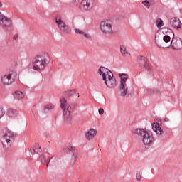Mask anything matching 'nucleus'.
<instances>
[{"label":"nucleus","mask_w":182,"mask_h":182,"mask_svg":"<svg viewBox=\"0 0 182 182\" xmlns=\"http://www.w3.org/2000/svg\"><path fill=\"white\" fill-rule=\"evenodd\" d=\"M54 107H55V105H53V104L46 105L44 107V112L48 113V112H50V110H52Z\"/></svg>","instance_id":"24"},{"label":"nucleus","mask_w":182,"mask_h":182,"mask_svg":"<svg viewBox=\"0 0 182 182\" xmlns=\"http://www.w3.org/2000/svg\"><path fill=\"white\" fill-rule=\"evenodd\" d=\"M38 160H39V161H41V163L42 164H46V156H45L44 154H43L41 156H40Z\"/></svg>","instance_id":"27"},{"label":"nucleus","mask_w":182,"mask_h":182,"mask_svg":"<svg viewBox=\"0 0 182 182\" xmlns=\"http://www.w3.org/2000/svg\"><path fill=\"white\" fill-rule=\"evenodd\" d=\"M96 134H97V130L93 128H90L89 130L85 132V136L88 141L93 140Z\"/></svg>","instance_id":"16"},{"label":"nucleus","mask_w":182,"mask_h":182,"mask_svg":"<svg viewBox=\"0 0 182 182\" xmlns=\"http://www.w3.org/2000/svg\"><path fill=\"white\" fill-rule=\"evenodd\" d=\"M100 31L105 35L113 34L112 23L109 20L102 21L100 23Z\"/></svg>","instance_id":"11"},{"label":"nucleus","mask_w":182,"mask_h":182,"mask_svg":"<svg viewBox=\"0 0 182 182\" xmlns=\"http://www.w3.org/2000/svg\"><path fill=\"white\" fill-rule=\"evenodd\" d=\"M80 4V0H72L70 2V6H77Z\"/></svg>","instance_id":"28"},{"label":"nucleus","mask_w":182,"mask_h":182,"mask_svg":"<svg viewBox=\"0 0 182 182\" xmlns=\"http://www.w3.org/2000/svg\"><path fill=\"white\" fill-rule=\"evenodd\" d=\"M155 43L159 48H163V49L170 48V46H171L173 50H180V49H182V40L180 38L173 37L169 45L166 46H164V43H159V41H157V36H155Z\"/></svg>","instance_id":"5"},{"label":"nucleus","mask_w":182,"mask_h":182,"mask_svg":"<svg viewBox=\"0 0 182 182\" xmlns=\"http://www.w3.org/2000/svg\"><path fill=\"white\" fill-rule=\"evenodd\" d=\"M64 96H73V95H76L75 90H70L63 92Z\"/></svg>","instance_id":"25"},{"label":"nucleus","mask_w":182,"mask_h":182,"mask_svg":"<svg viewBox=\"0 0 182 182\" xmlns=\"http://www.w3.org/2000/svg\"><path fill=\"white\" fill-rule=\"evenodd\" d=\"M52 159H53V156L52 157H48L46 160L47 164H46V167H48L49 166V163H50V160H52Z\"/></svg>","instance_id":"31"},{"label":"nucleus","mask_w":182,"mask_h":182,"mask_svg":"<svg viewBox=\"0 0 182 182\" xmlns=\"http://www.w3.org/2000/svg\"><path fill=\"white\" fill-rule=\"evenodd\" d=\"M137 62L141 70H146L149 75H153V67H151V64L149 63L147 58L143 55H139L137 57Z\"/></svg>","instance_id":"6"},{"label":"nucleus","mask_w":182,"mask_h":182,"mask_svg":"<svg viewBox=\"0 0 182 182\" xmlns=\"http://www.w3.org/2000/svg\"><path fill=\"white\" fill-rule=\"evenodd\" d=\"M152 129L154 132H155V133L158 134V136H161V134L164 133V132L163 131V129H161L158 122L152 124Z\"/></svg>","instance_id":"17"},{"label":"nucleus","mask_w":182,"mask_h":182,"mask_svg":"<svg viewBox=\"0 0 182 182\" xmlns=\"http://www.w3.org/2000/svg\"><path fill=\"white\" fill-rule=\"evenodd\" d=\"M164 122H170V119L168 118H167V117H165L164 119Z\"/></svg>","instance_id":"36"},{"label":"nucleus","mask_w":182,"mask_h":182,"mask_svg":"<svg viewBox=\"0 0 182 182\" xmlns=\"http://www.w3.org/2000/svg\"><path fill=\"white\" fill-rule=\"evenodd\" d=\"M156 41H158L159 43H164V46H166L164 43H169L171 42V37H170V36L168 35H165L163 37V41H160L159 39H156Z\"/></svg>","instance_id":"21"},{"label":"nucleus","mask_w":182,"mask_h":182,"mask_svg":"<svg viewBox=\"0 0 182 182\" xmlns=\"http://www.w3.org/2000/svg\"><path fill=\"white\" fill-rule=\"evenodd\" d=\"M98 74L102 77V80L108 89H113L116 86V78L110 70L101 66L98 69Z\"/></svg>","instance_id":"2"},{"label":"nucleus","mask_w":182,"mask_h":182,"mask_svg":"<svg viewBox=\"0 0 182 182\" xmlns=\"http://www.w3.org/2000/svg\"><path fill=\"white\" fill-rule=\"evenodd\" d=\"M75 106H76L75 103H70L68 105V100L64 97L60 98V107L63 111V119L65 124H72V114L70 113L75 109Z\"/></svg>","instance_id":"3"},{"label":"nucleus","mask_w":182,"mask_h":182,"mask_svg":"<svg viewBox=\"0 0 182 182\" xmlns=\"http://www.w3.org/2000/svg\"><path fill=\"white\" fill-rule=\"evenodd\" d=\"M143 5L146 6V8H150V1H148L147 0L142 1Z\"/></svg>","instance_id":"30"},{"label":"nucleus","mask_w":182,"mask_h":182,"mask_svg":"<svg viewBox=\"0 0 182 182\" xmlns=\"http://www.w3.org/2000/svg\"><path fill=\"white\" fill-rule=\"evenodd\" d=\"M0 8H2V2L0 1Z\"/></svg>","instance_id":"38"},{"label":"nucleus","mask_w":182,"mask_h":182,"mask_svg":"<svg viewBox=\"0 0 182 182\" xmlns=\"http://www.w3.org/2000/svg\"><path fill=\"white\" fill-rule=\"evenodd\" d=\"M132 133L142 137V141L144 146H151V143L154 140L153 132H151V131H147L144 129L140 128H134L132 129Z\"/></svg>","instance_id":"4"},{"label":"nucleus","mask_w":182,"mask_h":182,"mask_svg":"<svg viewBox=\"0 0 182 182\" xmlns=\"http://www.w3.org/2000/svg\"><path fill=\"white\" fill-rule=\"evenodd\" d=\"M98 113H99V114H100V115L103 114V113H105V109H103V108H100V109H98Z\"/></svg>","instance_id":"33"},{"label":"nucleus","mask_w":182,"mask_h":182,"mask_svg":"<svg viewBox=\"0 0 182 182\" xmlns=\"http://www.w3.org/2000/svg\"><path fill=\"white\" fill-rule=\"evenodd\" d=\"M5 114L3 109H0V119Z\"/></svg>","instance_id":"34"},{"label":"nucleus","mask_w":182,"mask_h":182,"mask_svg":"<svg viewBox=\"0 0 182 182\" xmlns=\"http://www.w3.org/2000/svg\"><path fill=\"white\" fill-rule=\"evenodd\" d=\"M49 62H50V56L49 55V53L41 52L33 58V69L37 72H41V70H43V69L49 65Z\"/></svg>","instance_id":"1"},{"label":"nucleus","mask_w":182,"mask_h":182,"mask_svg":"<svg viewBox=\"0 0 182 182\" xmlns=\"http://www.w3.org/2000/svg\"><path fill=\"white\" fill-rule=\"evenodd\" d=\"M1 82L3 85H12L15 82V79L12 77V75L6 74L3 77H1Z\"/></svg>","instance_id":"15"},{"label":"nucleus","mask_w":182,"mask_h":182,"mask_svg":"<svg viewBox=\"0 0 182 182\" xmlns=\"http://www.w3.org/2000/svg\"><path fill=\"white\" fill-rule=\"evenodd\" d=\"M119 77L121 79L119 85V93L120 96L124 97L127 95V90L129 87L126 82L129 79V75L127 74H119Z\"/></svg>","instance_id":"9"},{"label":"nucleus","mask_w":182,"mask_h":182,"mask_svg":"<svg viewBox=\"0 0 182 182\" xmlns=\"http://www.w3.org/2000/svg\"><path fill=\"white\" fill-rule=\"evenodd\" d=\"M55 23L58 26V29L60 32L63 33H70V27H69L66 23H65L60 17H57L55 18Z\"/></svg>","instance_id":"12"},{"label":"nucleus","mask_w":182,"mask_h":182,"mask_svg":"<svg viewBox=\"0 0 182 182\" xmlns=\"http://www.w3.org/2000/svg\"><path fill=\"white\" fill-rule=\"evenodd\" d=\"M74 31L77 35H81L82 36H84L85 39H92V36L89 33H85L82 30L75 28Z\"/></svg>","instance_id":"19"},{"label":"nucleus","mask_w":182,"mask_h":182,"mask_svg":"<svg viewBox=\"0 0 182 182\" xmlns=\"http://www.w3.org/2000/svg\"><path fill=\"white\" fill-rule=\"evenodd\" d=\"M0 25L5 32L12 31V20L0 12Z\"/></svg>","instance_id":"8"},{"label":"nucleus","mask_w":182,"mask_h":182,"mask_svg":"<svg viewBox=\"0 0 182 182\" xmlns=\"http://www.w3.org/2000/svg\"><path fill=\"white\" fill-rule=\"evenodd\" d=\"M13 39L14 41H16V39H18V35L17 34L14 35V36L13 37Z\"/></svg>","instance_id":"35"},{"label":"nucleus","mask_w":182,"mask_h":182,"mask_svg":"<svg viewBox=\"0 0 182 182\" xmlns=\"http://www.w3.org/2000/svg\"><path fill=\"white\" fill-rule=\"evenodd\" d=\"M30 152L31 154H41L42 153V148L41 147V144L39 143H36L32 149H30Z\"/></svg>","instance_id":"18"},{"label":"nucleus","mask_w":182,"mask_h":182,"mask_svg":"<svg viewBox=\"0 0 182 182\" xmlns=\"http://www.w3.org/2000/svg\"><path fill=\"white\" fill-rule=\"evenodd\" d=\"M169 25L170 26L174 28V29L176 30L180 29L182 26L181 21H180V18L178 17L171 18L169 21Z\"/></svg>","instance_id":"14"},{"label":"nucleus","mask_w":182,"mask_h":182,"mask_svg":"<svg viewBox=\"0 0 182 182\" xmlns=\"http://www.w3.org/2000/svg\"><path fill=\"white\" fill-rule=\"evenodd\" d=\"M149 4H150V6H151V5H153V4H154V0H151V1L149 2Z\"/></svg>","instance_id":"37"},{"label":"nucleus","mask_w":182,"mask_h":182,"mask_svg":"<svg viewBox=\"0 0 182 182\" xmlns=\"http://www.w3.org/2000/svg\"><path fill=\"white\" fill-rule=\"evenodd\" d=\"M147 93L149 94H151V93H157L158 95H160L161 94V90L159 89V88H155V89H153V88H149L147 90H146Z\"/></svg>","instance_id":"23"},{"label":"nucleus","mask_w":182,"mask_h":182,"mask_svg":"<svg viewBox=\"0 0 182 182\" xmlns=\"http://www.w3.org/2000/svg\"><path fill=\"white\" fill-rule=\"evenodd\" d=\"M136 178L137 181H140L141 180V172H140V171L136 172Z\"/></svg>","instance_id":"29"},{"label":"nucleus","mask_w":182,"mask_h":182,"mask_svg":"<svg viewBox=\"0 0 182 182\" xmlns=\"http://www.w3.org/2000/svg\"><path fill=\"white\" fill-rule=\"evenodd\" d=\"M120 52L122 56H124L125 58H130L131 54L127 51V48H126V46L122 45L120 46Z\"/></svg>","instance_id":"20"},{"label":"nucleus","mask_w":182,"mask_h":182,"mask_svg":"<svg viewBox=\"0 0 182 182\" xmlns=\"http://www.w3.org/2000/svg\"><path fill=\"white\" fill-rule=\"evenodd\" d=\"M97 5V0H82L80 4V9L82 12L92 11Z\"/></svg>","instance_id":"7"},{"label":"nucleus","mask_w":182,"mask_h":182,"mask_svg":"<svg viewBox=\"0 0 182 182\" xmlns=\"http://www.w3.org/2000/svg\"><path fill=\"white\" fill-rule=\"evenodd\" d=\"M14 97L17 100H21V99H23V92L22 91L16 90L14 92Z\"/></svg>","instance_id":"22"},{"label":"nucleus","mask_w":182,"mask_h":182,"mask_svg":"<svg viewBox=\"0 0 182 182\" xmlns=\"http://www.w3.org/2000/svg\"><path fill=\"white\" fill-rule=\"evenodd\" d=\"M8 112H9V114H15L16 113V111L11 109H9Z\"/></svg>","instance_id":"32"},{"label":"nucleus","mask_w":182,"mask_h":182,"mask_svg":"<svg viewBox=\"0 0 182 182\" xmlns=\"http://www.w3.org/2000/svg\"><path fill=\"white\" fill-rule=\"evenodd\" d=\"M156 23L158 29H161V27L164 26V23L161 18L156 19Z\"/></svg>","instance_id":"26"},{"label":"nucleus","mask_w":182,"mask_h":182,"mask_svg":"<svg viewBox=\"0 0 182 182\" xmlns=\"http://www.w3.org/2000/svg\"><path fill=\"white\" fill-rule=\"evenodd\" d=\"M68 149L72 156L71 160H70V165L74 166V164L76 163V160H77V157L79 156L77 149H76V148H75V146H68Z\"/></svg>","instance_id":"13"},{"label":"nucleus","mask_w":182,"mask_h":182,"mask_svg":"<svg viewBox=\"0 0 182 182\" xmlns=\"http://www.w3.org/2000/svg\"><path fill=\"white\" fill-rule=\"evenodd\" d=\"M14 133L11 132L5 133L1 139L3 148L5 149H9V146H12V141H14Z\"/></svg>","instance_id":"10"}]
</instances>
